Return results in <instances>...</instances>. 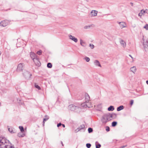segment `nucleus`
<instances>
[{
  "instance_id": "obj_46",
  "label": "nucleus",
  "mask_w": 148,
  "mask_h": 148,
  "mask_svg": "<svg viewBox=\"0 0 148 148\" xmlns=\"http://www.w3.org/2000/svg\"><path fill=\"white\" fill-rule=\"evenodd\" d=\"M62 126L64 127H65V125L64 124H62Z\"/></svg>"
},
{
  "instance_id": "obj_30",
  "label": "nucleus",
  "mask_w": 148,
  "mask_h": 148,
  "mask_svg": "<svg viewBox=\"0 0 148 148\" xmlns=\"http://www.w3.org/2000/svg\"><path fill=\"white\" fill-rule=\"evenodd\" d=\"M35 86L36 88H37L39 90H40L41 89L40 87L38 85H36V84L35 85Z\"/></svg>"
},
{
  "instance_id": "obj_28",
  "label": "nucleus",
  "mask_w": 148,
  "mask_h": 148,
  "mask_svg": "<svg viewBox=\"0 0 148 148\" xmlns=\"http://www.w3.org/2000/svg\"><path fill=\"white\" fill-rule=\"evenodd\" d=\"M88 131L89 133H90L92 132L93 129L92 128L89 127L88 129Z\"/></svg>"
},
{
  "instance_id": "obj_14",
  "label": "nucleus",
  "mask_w": 148,
  "mask_h": 148,
  "mask_svg": "<svg viewBox=\"0 0 148 148\" xmlns=\"http://www.w3.org/2000/svg\"><path fill=\"white\" fill-rule=\"evenodd\" d=\"M86 102L88 103L90 99V97L88 93H86L85 95Z\"/></svg>"
},
{
  "instance_id": "obj_20",
  "label": "nucleus",
  "mask_w": 148,
  "mask_h": 148,
  "mask_svg": "<svg viewBox=\"0 0 148 148\" xmlns=\"http://www.w3.org/2000/svg\"><path fill=\"white\" fill-rule=\"evenodd\" d=\"M96 148H100L101 147V145L97 142H95Z\"/></svg>"
},
{
  "instance_id": "obj_34",
  "label": "nucleus",
  "mask_w": 148,
  "mask_h": 148,
  "mask_svg": "<svg viewBox=\"0 0 148 148\" xmlns=\"http://www.w3.org/2000/svg\"><path fill=\"white\" fill-rule=\"evenodd\" d=\"M81 129H83L85 128V126L84 125L82 124L80 125L79 127Z\"/></svg>"
},
{
  "instance_id": "obj_16",
  "label": "nucleus",
  "mask_w": 148,
  "mask_h": 148,
  "mask_svg": "<svg viewBox=\"0 0 148 148\" xmlns=\"http://www.w3.org/2000/svg\"><path fill=\"white\" fill-rule=\"evenodd\" d=\"M94 63L95 65L100 67L101 66V65L100 64L98 60H95L94 61Z\"/></svg>"
},
{
  "instance_id": "obj_47",
  "label": "nucleus",
  "mask_w": 148,
  "mask_h": 148,
  "mask_svg": "<svg viewBox=\"0 0 148 148\" xmlns=\"http://www.w3.org/2000/svg\"><path fill=\"white\" fill-rule=\"evenodd\" d=\"M129 56H130V57L131 58H132V59H133V58L132 56H131L130 55H129Z\"/></svg>"
},
{
  "instance_id": "obj_3",
  "label": "nucleus",
  "mask_w": 148,
  "mask_h": 148,
  "mask_svg": "<svg viewBox=\"0 0 148 148\" xmlns=\"http://www.w3.org/2000/svg\"><path fill=\"white\" fill-rule=\"evenodd\" d=\"M23 76L27 79H29L30 78L31 76H32L31 74L28 71H25L23 73Z\"/></svg>"
},
{
  "instance_id": "obj_44",
  "label": "nucleus",
  "mask_w": 148,
  "mask_h": 148,
  "mask_svg": "<svg viewBox=\"0 0 148 148\" xmlns=\"http://www.w3.org/2000/svg\"><path fill=\"white\" fill-rule=\"evenodd\" d=\"M78 130L79 131H80L81 130H82L81 128L79 127H78V128H77Z\"/></svg>"
},
{
  "instance_id": "obj_12",
  "label": "nucleus",
  "mask_w": 148,
  "mask_h": 148,
  "mask_svg": "<svg viewBox=\"0 0 148 148\" xmlns=\"http://www.w3.org/2000/svg\"><path fill=\"white\" fill-rule=\"evenodd\" d=\"M98 11L96 10H92L90 13L91 14L92 16H97Z\"/></svg>"
},
{
  "instance_id": "obj_37",
  "label": "nucleus",
  "mask_w": 148,
  "mask_h": 148,
  "mask_svg": "<svg viewBox=\"0 0 148 148\" xmlns=\"http://www.w3.org/2000/svg\"><path fill=\"white\" fill-rule=\"evenodd\" d=\"M106 130L107 131V132H109L110 131V127H108V126H107L106 127Z\"/></svg>"
},
{
  "instance_id": "obj_6",
  "label": "nucleus",
  "mask_w": 148,
  "mask_h": 148,
  "mask_svg": "<svg viewBox=\"0 0 148 148\" xmlns=\"http://www.w3.org/2000/svg\"><path fill=\"white\" fill-rule=\"evenodd\" d=\"M8 21L6 20H5L1 21L0 23V26L2 27H5L8 24Z\"/></svg>"
},
{
  "instance_id": "obj_4",
  "label": "nucleus",
  "mask_w": 148,
  "mask_h": 148,
  "mask_svg": "<svg viewBox=\"0 0 148 148\" xmlns=\"http://www.w3.org/2000/svg\"><path fill=\"white\" fill-rule=\"evenodd\" d=\"M143 46L145 51H148V39L146 40V41L143 42Z\"/></svg>"
},
{
  "instance_id": "obj_23",
  "label": "nucleus",
  "mask_w": 148,
  "mask_h": 148,
  "mask_svg": "<svg viewBox=\"0 0 148 148\" xmlns=\"http://www.w3.org/2000/svg\"><path fill=\"white\" fill-rule=\"evenodd\" d=\"M110 115L111 116V118H115L116 116V114L114 113H112L111 114L110 113Z\"/></svg>"
},
{
  "instance_id": "obj_27",
  "label": "nucleus",
  "mask_w": 148,
  "mask_h": 148,
  "mask_svg": "<svg viewBox=\"0 0 148 148\" xmlns=\"http://www.w3.org/2000/svg\"><path fill=\"white\" fill-rule=\"evenodd\" d=\"M84 59L87 62H89L90 60L89 58L87 57H85L84 58Z\"/></svg>"
},
{
  "instance_id": "obj_25",
  "label": "nucleus",
  "mask_w": 148,
  "mask_h": 148,
  "mask_svg": "<svg viewBox=\"0 0 148 148\" xmlns=\"http://www.w3.org/2000/svg\"><path fill=\"white\" fill-rule=\"evenodd\" d=\"M52 64L50 63H48L47 64V67L48 68H51L52 67Z\"/></svg>"
},
{
  "instance_id": "obj_31",
  "label": "nucleus",
  "mask_w": 148,
  "mask_h": 148,
  "mask_svg": "<svg viewBox=\"0 0 148 148\" xmlns=\"http://www.w3.org/2000/svg\"><path fill=\"white\" fill-rule=\"evenodd\" d=\"M86 145L87 148H90L91 146V145L90 143H87Z\"/></svg>"
},
{
  "instance_id": "obj_38",
  "label": "nucleus",
  "mask_w": 148,
  "mask_h": 148,
  "mask_svg": "<svg viewBox=\"0 0 148 148\" xmlns=\"http://www.w3.org/2000/svg\"><path fill=\"white\" fill-rule=\"evenodd\" d=\"M41 53L42 51L40 50L37 52V53L39 55H40L41 54Z\"/></svg>"
},
{
  "instance_id": "obj_48",
  "label": "nucleus",
  "mask_w": 148,
  "mask_h": 148,
  "mask_svg": "<svg viewBox=\"0 0 148 148\" xmlns=\"http://www.w3.org/2000/svg\"><path fill=\"white\" fill-rule=\"evenodd\" d=\"M146 83H147V84H148V80H147V81H146Z\"/></svg>"
},
{
  "instance_id": "obj_29",
  "label": "nucleus",
  "mask_w": 148,
  "mask_h": 148,
  "mask_svg": "<svg viewBox=\"0 0 148 148\" xmlns=\"http://www.w3.org/2000/svg\"><path fill=\"white\" fill-rule=\"evenodd\" d=\"M18 136L19 137H23L24 136L25 134H18Z\"/></svg>"
},
{
  "instance_id": "obj_8",
  "label": "nucleus",
  "mask_w": 148,
  "mask_h": 148,
  "mask_svg": "<svg viewBox=\"0 0 148 148\" xmlns=\"http://www.w3.org/2000/svg\"><path fill=\"white\" fill-rule=\"evenodd\" d=\"M23 64L20 63L18 65L17 71L18 72H21L22 70V68L23 67Z\"/></svg>"
},
{
  "instance_id": "obj_5",
  "label": "nucleus",
  "mask_w": 148,
  "mask_h": 148,
  "mask_svg": "<svg viewBox=\"0 0 148 148\" xmlns=\"http://www.w3.org/2000/svg\"><path fill=\"white\" fill-rule=\"evenodd\" d=\"M89 103L85 101L81 104V107L83 108H86L87 107L90 108L91 107V106H89Z\"/></svg>"
},
{
  "instance_id": "obj_18",
  "label": "nucleus",
  "mask_w": 148,
  "mask_h": 148,
  "mask_svg": "<svg viewBox=\"0 0 148 148\" xmlns=\"http://www.w3.org/2000/svg\"><path fill=\"white\" fill-rule=\"evenodd\" d=\"M124 106H121L117 108V110L118 111H119L124 109Z\"/></svg>"
},
{
  "instance_id": "obj_45",
  "label": "nucleus",
  "mask_w": 148,
  "mask_h": 148,
  "mask_svg": "<svg viewBox=\"0 0 148 148\" xmlns=\"http://www.w3.org/2000/svg\"><path fill=\"white\" fill-rule=\"evenodd\" d=\"M130 4L132 6H133V3H132V2H131L130 3Z\"/></svg>"
},
{
  "instance_id": "obj_2",
  "label": "nucleus",
  "mask_w": 148,
  "mask_h": 148,
  "mask_svg": "<svg viewBox=\"0 0 148 148\" xmlns=\"http://www.w3.org/2000/svg\"><path fill=\"white\" fill-rule=\"evenodd\" d=\"M81 108L78 106H75L73 104H71L69 106L68 109L71 111H75V112H78L80 111Z\"/></svg>"
},
{
  "instance_id": "obj_26",
  "label": "nucleus",
  "mask_w": 148,
  "mask_h": 148,
  "mask_svg": "<svg viewBox=\"0 0 148 148\" xmlns=\"http://www.w3.org/2000/svg\"><path fill=\"white\" fill-rule=\"evenodd\" d=\"M19 128L20 130L21 131L23 132L24 131V129L23 127L22 126H19Z\"/></svg>"
},
{
  "instance_id": "obj_17",
  "label": "nucleus",
  "mask_w": 148,
  "mask_h": 148,
  "mask_svg": "<svg viewBox=\"0 0 148 148\" xmlns=\"http://www.w3.org/2000/svg\"><path fill=\"white\" fill-rule=\"evenodd\" d=\"M114 109V107L113 106H110L108 108V111H113Z\"/></svg>"
},
{
  "instance_id": "obj_11",
  "label": "nucleus",
  "mask_w": 148,
  "mask_h": 148,
  "mask_svg": "<svg viewBox=\"0 0 148 148\" xmlns=\"http://www.w3.org/2000/svg\"><path fill=\"white\" fill-rule=\"evenodd\" d=\"M118 23L120 25V27L121 28L126 27V24L123 22H118Z\"/></svg>"
},
{
  "instance_id": "obj_41",
  "label": "nucleus",
  "mask_w": 148,
  "mask_h": 148,
  "mask_svg": "<svg viewBox=\"0 0 148 148\" xmlns=\"http://www.w3.org/2000/svg\"><path fill=\"white\" fill-rule=\"evenodd\" d=\"M79 131L78 130L77 128V129L75 130V132H76V133H77V132H78Z\"/></svg>"
},
{
  "instance_id": "obj_22",
  "label": "nucleus",
  "mask_w": 148,
  "mask_h": 148,
  "mask_svg": "<svg viewBox=\"0 0 148 148\" xmlns=\"http://www.w3.org/2000/svg\"><path fill=\"white\" fill-rule=\"evenodd\" d=\"M45 116V117H46V118H44L43 119V125H44V124H45V122L47 120L49 119V117L48 116L46 115Z\"/></svg>"
},
{
  "instance_id": "obj_15",
  "label": "nucleus",
  "mask_w": 148,
  "mask_h": 148,
  "mask_svg": "<svg viewBox=\"0 0 148 148\" xmlns=\"http://www.w3.org/2000/svg\"><path fill=\"white\" fill-rule=\"evenodd\" d=\"M120 43H121V45L123 46L124 47H125L126 46V43L123 40L121 39L120 41Z\"/></svg>"
},
{
  "instance_id": "obj_9",
  "label": "nucleus",
  "mask_w": 148,
  "mask_h": 148,
  "mask_svg": "<svg viewBox=\"0 0 148 148\" xmlns=\"http://www.w3.org/2000/svg\"><path fill=\"white\" fill-rule=\"evenodd\" d=\"M30 55L31 58L33 59V60H34V59L37 58L36 54L32 52H31L30 53Z\"/></svg>"
},
{
  "instance_id": "obj_36",
  "label": "nucleus",
  "mask_w": 148,
  "mask_h": 148,
  "mask_svg": "<svg viewBox=\"0 0 148 148\" xmlns=\"http://www.w3.org/2000/svg\"><path fill=\"white\" fill-rule=\"evenodd\" d=\"M144 28H145L146 30H148V24H146L144 27Z\"/></svg>"
},
{
  "instance_id": "obj_43",
  "label": "nucleus",
  "mask_w": 148,
  "mask_h": 148,
  "mask_svg": "<svg viewBox=\"0 0 148 148\" xmlns=\"http://www.w3.org/2000/svg\"><path fill=\"white\" fill-rule=\"evenodd\" d=\"M126 146H127L126 145L122 146H121V147H120L119 148H124L125 147H126Z\"/></svg>"
},
{
  "instance_id": "obj_42",
  "label": "nucleus",
  "mask_w": 148,
  "mask_h": 148,
  "mask_svg": "<svg viewBox=\"0 0 148 148\" xmlns=\"http://www.w3.org/2000/svg\"><path fill=\"white\" fill-rule=\"evenodd\" d=\"M138 16H142V15H143L140 13H140H139V14H138Z\"/></svg>"
},
{
  "instance_id": "obj_39",
  "label": "nucleus",
  "mask_w": 148,
  "mask_h": 148,
  "mask_svg": "<svg viewBox=\"0 0 148 148\" xmlns=\"http://www.w3.org/2000/svg\"><path fill=\"white\" fill-rule=\"evenodd\" d=\"M134 103V100H131L130 101V105L132 106Z\"/></svg>"
},
{
  "instance_id": "obj_32",
  "label": "nucleus",
  "mask_w": 148,
  "mask_h": 148,
  "mask_svg": "<svg viewBox=\"0 0 148 148\" xmlns=\"http://www.w3.org/2000/svg\"><path fill=\"white\" fill-rule=\"evenodd\" d=\"M92 26V25H89L88 26H85L84 27V28L85 29H87L89 28L90 27Z\"/></svg>"
},
{
  "instance_id": "obj_10",
  "label": "nucleus",
  "mask_w": 148,
  "mask_h": 148,
  "mask_svg": "<svg viewBox=\"0 0 148 148\" xmlns=\"http://www.w3.org/2000/svg\"><path fill=\"white\" fill-rule=\"evenodd\" d=\"M33 61L34 62L36 65L37 66H39L40 65L41 63L39 61L37 58H36V59H34V60Z\"/></svg>"
},
{
  "instance_id": "obj_13",
  "label": "nucleus",
  "mask_w": 148,
  "mask_h": 148,
  "mask_svg": "<svg viewBox=\"0 0 148 148\" xmlns=\"http://www.w3.org/2000/svg\"><path fill=\"white\" fill-rule=\"evenodd\" d=\"M80 44L81 45L84 47H85L86 46V42H84L82 40H80Z\"/></svg>"
},
{
  "instance_id": "obj_40",
  "label": "nucleus",
  "mask_w": 148,
  "mask_h": 148,
  "mask_svg": "<svg viewBox=\"0 0 148 148\" xmlns=\"http://www.w3.org/2000/svg\"><path fill=\"white\" fill-rule=\"evenodd\" d=\"M62 125V124L61 123H58L57 124V126L58 127H59L61 125Z\"/></svg>"
},
{
  "instance_id": "obj_50",
  "label": "nucleus",
  "mask_w": 148,
  "mask_h": 148,
  "mask_svg": "<svg viewBox=\"0 0 148 148\" xmlns=\"http://www.w3.org/2000/svg\"><path fill=\"white\" fill-rule=\"evenodd\" d=\"M135 27V26H133L134 27Z\"/></svg>"
},
{
  "instance_id": "obj_21",
  "label": "nucleus",
  "mask_w": 148,
  "mask_h": 148,
  "mask_svg": "<svg viewBox=\"0 0 148 148\" xmlns=\"http://www.w3.org/2000/svg\"><path fill=\"white\" fill-rule=\"evenodd\" d=\"M130 71L132 72L133 73H134V72L136 71V69L135 66H133L131 67L130 69Z\"/></svg>"
},
{
  "instance_id": "obj_35",
  "label": "nucleus",
  "mask_w": 148,
  "mask_h": 148,
  "mask_svg": "<svg viewBox=\"0 0 148 148\" xmlns=\"http://www.w3.org/2000/svg\"><path fill=\"white\" fill-rule=\"evenodd\" d=\"M145 10H145H141L140 11V13H141L142 14V15H143L144 13H145V11H146V10Z\"/></svg>"
},
{
  "instance_id": "obj_33",
  "label": "nucleus",
  "mask_w": 148,
  "mask_h": 148,
  "mask_svg": "<svg viewBox=\"0 0 148 148\" xmlns=\"http://www.w3.org/2000/svg\"><path fill=\"white\" fill-rule=\"evenodd\" d=\"M89 46L92 49H93L94 47V46L92 44H90L89 45Z\"/></svg>"
},
{
  "instance_id": "obj_24",
  "label": "nucleus",
  "mask_w": 148,
  "mask_h": 148,
  "mask_svg": "<svg viewBox=\"0 0 148 148\" xmlns=\"http://www.w3.org/2000/svg\"><path fill=\"white\" fill-rule=\"evenodd\" d=\"M117 124V122L116 121H113L112 123V127H114Z\"/></svg>"
},
{
  "instance_id": "obj_1",
  "label": "nucleus",
  "mask_w": 148,
  "mask_h": 148,
  "mask_svg": "<svg viewBox=\"0 0 148 148\" xmlns=\"http://www.w3.org/2000/svg\"><path fill=\"white\" fill-rule=\"evenodd\" d=\"M111 116L110 115V113H108L104 115L102 117L101 121L103 124H106L107 122L112 119Z\"/></svg>"
},
{
  "instance_id": "obj_49",
  "label": "nucleus",
  "mask_w": 148,
  "mask_h": 148,
  "mask_svg": "<svg viewBox=\"0 0 148 148\" xmlns=\"http://www.w3.org/2000/svg\"><path fill=\"white\" fill-rule=\"evenodd\" d=\"M61 144H62V145L63 146H64V145H63V143H62V141H61Z\"/></svg>"
},
{
  "instance_id": "obj_19",
  "label": "nucleus",
  "mask_w": 148,
  "mask_h": 148,
  "mask_svg": "<svg viewBox=\"0 0 148 148\" xmlns=\"http://www.w3.org/2000/svg\"><path fill=\"white\" fill-rule=\"evenodd\" d=\"M8 130L9 132L11 133H15V130H14L13 129V128L12 127L8 128Z\"/></svg>"
},
{
  "instance_id": "obj_7",
  "label": "nucleus",
  "mask_w": 148,
  "mask_h": 148,
  "mask_svg": "<svg viewBox=\"0 0 148 148\" xmlns=\"http://www.w3.org/2000/svg\"><path fill=\"white\" fill-rule=\"evenodd\" d=\"M69 36L70 39L74 41L75 42H77L78 40L77 38H75L74 36H72L71 35H69Z\"/></svg>"
}]
</instances>
